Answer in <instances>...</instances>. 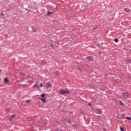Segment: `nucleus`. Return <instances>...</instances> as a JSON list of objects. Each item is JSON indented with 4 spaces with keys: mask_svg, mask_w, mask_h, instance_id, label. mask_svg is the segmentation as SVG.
I'll list each match as a JSON object with an SVG mask.
<instances>
[{
    "mask_svg": "<svg viewBox=\"0 0 131 131\" xmlns=\"http://www.w3.org/2000/svg\"><path fill=\"white\" fill-rule=\"evenodd\" d=\"M70 92L67 90H64L63 89L60 90L59 92L60 95H66V94H70Z\"/></svg>",
    "mask_w": 131,
    "mask_h": 131,
    "instance_id": "1",
    "label": "nucleus"
},
{
    "mask_svg": "<svg viewBox=\"0 0 131 131\" xmlns=\"http://www.w3.org/2000/svg\"><path fill=\"white\" fill-rule=\"evenodd\" d=\"M128 97V93L127 92H124L122 94V98L125 99V98H127Z\"/></svg>",
    "mask_w": 131,
    "mask_h": 131,
    "instance_id": "2",
    "label": "nucleus"
},
{
    "mask_svg": "<svg viewBox=\"0 0 131 131\" xmlns=\"http://www.w3.org/2000/svg\"><path fill=\"white\" fill-rule=\"evenodd\" d=\"M46 88L47 89H50V88H52V84H51V83L50 82H48L46 83Z\"/></svg>",
    "mask_w": 131,
    "mask_h": 131,
    "instance_id": "3",
    "label": "nucleus"
},
{
    "mask_svg": "<svg viewBox=\"0 0 131 131\" xmlns=\"http://www.w3.org/2000/svg\"><path fill=\"white\" fill-rule=\"evenodd\" d=\"M124 11L126 13H129L130 12V9L129 8H125Z\"/></svg>",
    "mask_w": 131,
    "mask_h": 131,
    "instance_id": "4",
    "label": "nucleus"
},
{
    "mask_svg": "<svg viewBox=\"0 0 131 131\" xmlns=\"http://www.w3.org/2000/svg\"><path fill=\"white\" fill-rule=\"evenodd\" d=\"M39 100H41V101H42V102H43V103H46L47 99L46 98H39Z\"/></svg>",
    "mask_w": 131,
    "mask_h": 131,
    "instance_id": "5",
    "label": "nucleus"
},
{
    "mask_svg": "<svg viewBox=\"0 0 131 131\" xmlns=\"http://www.w3.org/2000/svg\"><path fill=\"white\" fill-rule=\"evenodd\" d=\"M86 59H87V60H89V61H93V60H94V59H93V57H90V56L87 57H86Z\"/></svg>",
    "mask_w": 131,
    "mask_h": 131,
    "instance_id": "6",
    "label": "nucleus"
},
{
    "mask_svg": "<svg viewBox=\"0 0 131 131\" xmlns=\"http://www.w3.org/2000/svg\"><path fill=\"white\" fill-rule=\"evenodd\" d=\"M4 82H6V83H9V79L8 78H4Z\"/></svg>",
    "mask_w": 131,
    "mask_h": 131,
    "instance_id": "7",
    "label": "nucleus"
},
{
    "mask_svg": "<svg viewBox=\"0 0 131 131\" xmlns=\"http://www.w3.org/2000/svg\"><path fill=\"white\" fill-rule=\"evenodd\" d=\"M25 103H26L27 104H29L31 103V100H27L25 101Z\"/></svg>",
    "mask_w": 131,
    "mask_h": 131,
    "instance_id": "8",
    "label": "nucleus"
},
{
    "mask_svg": "<svg viewBox=\"0 0 131 131\" xmlns=\"http://www.w3.org/2000/svg\"><path fill=\"white\" fill-rule=\"evenodd\" d=\"M96 113H97V114H102V112L101 110H98Z\"/></svg>",
    "mask_w": 131,
    "mask_h": 131,
    "instance_id": "9",
    "label": "nucleus"
},
{
    "mask_svg": "<svg viewBox=\"0 0 131 131\" xmlns=\"http://www.w3.org/2000/svg\"><path fill=\"white\" fill-rule=\"evenodd\" d=\"M51 14H54V12L52 11V12H50V11H48V13H47L48 16H50L51 15Z\"/></svg>",
    "mask_w": 131,
    "mask_h": 131,
    "instance_id": "10",
    "label": "nucleus"
},
{
    "mask_svg": "<svg viewBox=\"0 0 131 131\" xmlns=\"http://www.w3.org/2000/svg\"><path fill=\"white\" fill-rule=\"evenodd\" d=\"M33 88H37V89H39V85H38V84H35L34 85Z\"/></svg>",
    "mask_w": 131,
    "mask_h": 131,
    "instance_id": "11",
    "label": "nucleus"
},
{
    "mask_svg": "<svg viewBox=\"0 0 131 131\" xmlns=\"http://www.w3.org/2000/svg\"><path fill=\"white\" fill-rule=\"evenodd\" d=\"M54 74H55V75H59L60 74V73L59 72V71H56L54 72Z\"/></svg>",
    "mask_w": 131,
    "mask_h": 131,
    "instance_id": "12",
    "label": "nucleus"
},
{
    "mask_svg": "<svg viewBox=\"0 0 131 131\" xmlns=\"http://www.w3.org/2000/svg\"><path fill=\"white\" fill-rule=\"evenodd\" d=\"M125 119H127L128 120H130L131 121V118H130V117H126Z\"/></svg>",
    "mask_w": 131,
    "mask_h": 131,
    "instance_id": "13",
    "label": "nucleus"
},
{
    "mask_svg": "<svg viewBox=\"0 0 131 131\" xmlns=\"http://www.w3.org/2000/svg\"><path fill=\"white\" fill-rule=\"evenodd\" d=\"M114 41H115V42H118V38H115V39H114Z\"/></svg>",
    "mask_w": 131,
    "mask_h": 131,
    "instance_id": "14",
    "label": "nucleus"
},
{
    "mask_svg": "<svg viewBox=\"0 0 131 131\" xmlns=\"http://www.w3.org/2000/svg\"><path fill=\"white\" fill-rule=\"evenodd\" d=\"M120 105H121V106H123V105H124V103H122V102H121V101H120Z\"/></svg>",
    "mask_w": 131,
    "mask_h": 131,
    "instance_id": "15",
    "label": "nucleus"
},
{
    "mask_svg": "<svg viewBox=\"0 0 131 131\" xmlns=\"http://www.w3.org/2000/svg\"><path fill=\"white\" fill-rule=\"evenodd\" d=\"M45 94H41L40 97H41L42 98H45Z\"/></svg>",
    "mask_w": 131,
    "mask_h": 131,
    "instance_id": "16",
    "label": "nucleus"
},
{
    "mask_svg": "<svg viewBox=\"0 0 131 131\" xmlns=\"http://www.w3.org/2000/svg\"><path fill=\"white\" fill-rule=\"evenodd\" d=\"M120 129L121 131H124V129H123V127H121Z\"/></svg>",
    "mask_w": 131,
    "mask_h": 131,
    "instance_id": "17",
    "label": "nucleus"
},
{
    "mask_svg": "<svg viewBox=\"0 0 131 131\" xmlns=\"http://www.w3.org/2000/svg\"><path fill=\"white\" fill-rule=\"evenodd\" d=\"M40 88H42V86H43V85H42V83H40Z\"/></svg>",
    "mask_w": 131,
    "mask_h": 131,
    "instance_id": "18",
    "label": "nucleus"
},
{
    "mask_svg": "<svg viewBox=\"0 0 131 131\" xmlns=\"http://www.w3.org/2000/svg\"><path fill=\"white\" fill-rule=\"evenodd\" d=\"M13 117H15V115H13L11 116V118H13Z\"/></svg>",
    "mask_w": 131,
    "mask_h": 131,
    "instance_id": "19",
    "label": "nucleus"
},
{
    "mask_svg": "<svg viewBox=\"0 0 131 131\" xmlns=\"http://www.w3.org/2000/svg\"><path fill=\"white\" fill-rule=\"evenodd\" d=\"M89 106H92V104H91V103H89Z\"/></svg>",
    "mask_w": 131,
    "mask_h": 131,
    "instance_id": "20",
    "label": "nucleus"
},
{
    "mask_svg": "<svg viewBox=\"0 0 131 131\" xmlns=\"http://www.w3.org/2000/svg\"><path fill=\"white\" fill-rule=\"evenodd\" d=\"M68 122L69 123H70V124L71 123V122L70 121H68Z\"/></svg>",
    "mask_w": 131,
    "mask_h": 131,
    "instance_id": "21",
    "label": "nucleus"
},
{
    "mask_svg": "<svg viewBox=\"0 0 131 131\" xmlns=\"http://www.w3.org/2000/svg\"><path fill=\"white\" fill-rule=\"evenodd\" d=\"M1 15H2V16H4V13H1Z\"/></svg>",
    "mask_w": 131,
    "mask_h": 131,
    "instance_id": "22",
    "label": "nucleus"
},
{
    "mask_svg": "<svg viewBox=\"0 0 131 131\" xmlns=\"http://www.w3.org/2000/svg\"><path fill=\"white\" fill-rule=\"evenodd\" d=\"M11 120H12V119H9V121H11Z\"/></svg>",
    "mask_w": 131,
    "mask_h": 131,
    "instance_id": "23",
    "label": "nucleus"
},
{
    "mask_svg": "<svg viewBox=\"0 0 131 131\" xmlns=\"http://www.w3.org/2000/svg\"><path fill=\"white\" fill-rule=\"evenodd\" d=\"M103 129H104V130H106V129L105 128H103Z\"/></svg>",
    "mask_w": 131,
    "mask_h": 131,
    "instance_id": "24",
    "label": "nucleus"
},
{
    "mask_svg": "<svg viewBox=\"0 0 131 131\" xmlns=\"http://www.w3.org/2000/svg\"><path fill=\"white\" fill-rule=\"evenodd\" d=\"M91 110H93V106L91 107Z\"/></svg>",
    "mask_w": 131,
    "mask_h": 131,
    "instance_id": "25",
    "label": "nucleus"
},
{
    "mask_svg": "<svg viewBox=\"0 0 131 131\" xmlns=\"http://www.w3.org/2000/svg\"><path fill=\"white\" fill-rule=\"evenodd\" d=\"M51 47H53V45H51Z\"/></svg>",
    "mask_w": 131,
    "mask_h": 131,
    "instance_id": "26",
    "label": "nucleus"
},
{
    "mask_svg": "<svg viewBox=\"0 0 131 131\" xmlns=\"http://www.w3.org/2000/svg\"><path fill=\"white\" fill-rule=\"evenodd\" d=\"M78 70H80V69L78 68Z\"/></svg>",
    "mask_w": 131,
    "mask_h": 131,
    "instance_id": "27",
    "label": "nucleus"
},
{
    "mask_svg": "<svg viewBox=\"0 0 131 131\" xmlns=\"http://www.w3.org/2000/svg\"><path fill=\"white\" fill-rule=\"evenodd\" d=\"M2 70L0 69V72H1Z\"/></svg>",
    "mask_w": 131,
    "mask_h": 131,
    "instance_id": "28",
    "label": "nucleus"
},
{
    "mask_svg": "<svg viewBox=\"0 0 131 131\" xmlns=\"http://www.w3.org/2000/svg\"><path fill=\"white\" fill-rule=\"evenodd\" d=\"M129 62H130V60H129Z\"/></svg>",
    "mask_w": 131,
    "mask_h": 131,
    "instance_id": "29",
    "label": "nucleus"
}]
</instances>
